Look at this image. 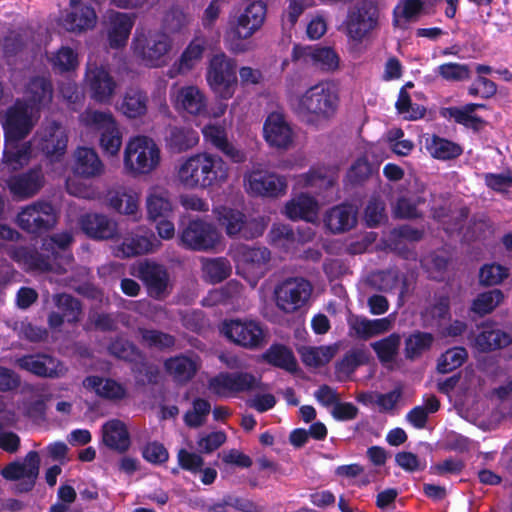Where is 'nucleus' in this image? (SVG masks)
Returning <instances> with one entry per match:
<instances>
[{"label": "nucleus", "mask_w": 512, "mask_h": 512, "mask_svg": "<svg viewBox=\"0 0 512 512\" xmlns=\"http://www.w3.org/2000/svg\"><path fill=\"white\" fill-rule=\"evenodd\" d=\"M339 105L336 84L332 81H321L309 87L298 98L295 112L305 124L319 127L336 115Z\"/></svg>", "instance_id": "f257e3e1"}, {"label": "nucleus", "mask_w": 512, "mask_h": 512, "mask_svg": "<svg viewBox=\"0 0 512 512\" xmlns=\"http://www.w3.org/2000/svg\"><path fill=\"white\" fill-rule=\"evenodd\" d=\"M229 168L222 157L199 153L187 158L177 170V179L187 189H206L224 183Z\"/></svg>", "instance_id": "f03ea898"}, {"label": "nucleus", "mask_w": 512, "mask_h": 512, "mask_svg": "<svg viewBox=\"0 0 512 512\" xmlns=\"http://www.w3.org/2000/svg\"><path fill=\"white\" fill-rule=\"evenodd\" d=\"M160 159L158 145L148 136L131 138L124 150V166L133 175L151 173L159 165Z\"/></svg>", "instance_id": "7ed1b4c3"}, {"label": "nucleus", "mask_w": 512, "mask_h": 512, "mask_svg": "<svg viewBox=\"0 0 512 512\" xmlns=\"http://www.w3.org/2000/svg\"><path fill=\"white\" fill-rule=\"evenodd\" d=\"M237 63L224 52L213 55L206 70L210 89L222 100L231 99L237 88Z\"/></svg>", "instance_id": "20e7f679"}, {"label": "nucleus", "mask_w": 512, "mask_h": 512, "mask_svg": "<svg viewBox=\"0 0 512 512\" xmlns=\"http://www.w3.org/2000/svg\"><path fill=\"white\" fill-rule=\"evenodd\" d=\"M80 118L85 127L99 133V144L105 154H118L122 146V132L110 111L87 109Z\"/></svg>", "instance_id": "39448f33"}, {"label": "nucleus", "mask_w": 512, "mask_h": 512, "mask_svg": "<svg viewBox=\"0 0 512 512\" xmlns=\"http://www.w3.org/2000/svg\"><path fill=\"white\" fill-rule=\"evenodd\" d=\"M208 390L219 398H234L242 393L264 390L260 377L247 371H223L209 378Z\"/></svg>", "instance_id": "423d86ee"}, {"label": "nucleus", "mask_w": 512, "mask_h": 512, "mask_svg": "<svg viewBox=\"0 0 512 512\" xmlns=\"http://www.w3.org/2000/svg\"><path fill=\"white\" fill-rule=\"evenodd\" d=\"M313 292V286L304 277H288L274 289L275 304L279 310L290 314L306 305Z\"/></svg>", "instance_id": "0eeeda50"}, {"label": "nucleus", "mask_w": 512, "mask_h": 512, "mask_svg": "<svg viewBox=\"0 0 512 512\" xmlns=\"http://www.w3.org/2000/svg\"><path fill=\"white\" fill-rule=\"evenodd\" d=\"M216 227L202 219H191L180 232L183 247L192 251H211L220 243Z\"/></svg>", "instance_id": "6e6552de"}, {"label": "nucleus", "mask_w": 512, "mask_h": 512, "mask_svg": "<svg viewBox=\"0 0 512 512\" xmlns=\"http://www.w3.org/2000/svg\"><path fill=\"white\" fill-rule=\"evenodd\" d=\"M16 223L25 232L40 235L56 225V211L49 202H36L17 214Z\"/></svg>", "instance_id": "1a4fd4ad"}, {"label": "nucleus", "mask_w": 512, "mask_h": 512, "mask_svg": "<svg viewBox=\"0 0 512 512\" xmlns=\"http://www.w3.org/2000/svg\"><path fill=\"white\" fill-rule=\"evenodd\" d=\"M32 107L24 99H16L5 113L2 121L6 141L25 139L34 127Z\"/></svg>", "instance_id": "9d476101"}, {"label": "nucleus", "mask_w": 512, "mask_h": 512, "mask_svg": "<svg viewBox=\"0 0 512 512\" xmlns=\"http://www.w3.org/2000/svg\"><path fill=\"white\" fill-rule=\"evenodd\" d=\"M221 332L229 341L246 349H259L265 342L262 326L253 320H225Z\"/></svg>", "instance_id": "9b49d317"}, {"label": "nucleus", "mask_w": 512, "mask_h": 512, "mask_svg": "<svg viewBox=\"0 0 512 512\" xmlns=\"http://www.w3.org/2000/svg\"><path fill=\"white\" fill-rule=\"evenodd\" d=\"M219 221L225 226L229 237L239 239H255L264 233L265 225L256 218H248L239 210L223 207L219 213Z\"/></svg>", "instance_id": "f8f14e48"}, {"label": "nucleus", "mask_w": 512, "mask_h": 512, "mask_svg": "<svg viewBox=\"0 0 512 512\" xmlns=\"http://www.w3.org/2000/svg\"><path fill=\"white\" fill-rule=\"evenodd\" d=\"M250 195L263 198H279L286 194L288 182L285 176L273 172L253 170L244 176Z\"/></svg>", "instance_id": "ddd939ff"}, {"label": "nucleus", "mask_w": 512, "mask_h": 512, "mask_svg": "<svg viewBox=\"0 0 512 512\" xmlns=\"http://www.w3.org/2000/svg\"><path fill=\"white\" fill-rule=\"evenodd\" d=\"M204 141L221 153L233 164H243L248 159V154L237 143L229 140L226 129L219 124H207L202 128Z\"/></svg>", "instance_id": "4468645a"}, {"label": "nucleus", "mask_w": 512, "mask_h": 512, "mask_svg": "<svg viewBox=\"0 0 512 512\" xmlns=\"http://www.w3.org/2000/svg\"><path fill=\"white\" fill-rule=\"evenodd\" d=\"M138 278L153 299L162 300L170 293L169 273L162 264L151 261L141 263L138 267Z\"/></svg>", "instance_id": "2eb2a0df"}, {"label": "nucleus", "mask_w": 512, "mask_h": 512, "mask_svg": "<svg viewBox=\"0 0 512 512\" xmlns=\"http://www.w3.org/2000/svg\"><path fill=\"white\" fill-rule=\"evenodd\" d=\"M267 5L262 0H252L247 3L236 19L232 28L233 35L238 40L251 38L264 24Z\"/></svg>", "instance_id": "dca6fc26"}, {"label": "nucleus", "mask_w": 512, "mask_h": 512, "mask_svg": "<svg viewBox=\"0 0 512 512\" xmlns=\"http://www.w3.org/2000/svg\"><path fill=\"white\" fill-rule=\"evenodd\" d=\"M17 366L42 378H59L67 369L63 363L48 354H28L16 360Z\"/></svg>", "instance_id": "f3484780"}, {"label": "nucleus", "mask_w": 512, "mask_h": 512, "mask_svg": "<svg viewBox=\"0 0 512 512\" xmlns=\"http://www.w3.org/2000/svg\"><path fill=\"white\" fill-rule=\"evenodd\" d=\"M263 135L269 146L277 149H288L293 142V130L285 116L279 112H271L264 124Z\"/></svg>", "instance_id": "a211bd4d"}, {"label": "nucleus", "mask_w": 512, "mask_h": 512, "mask_svg": "<svg viewBox=\"0 0 512 512\" xmlns=\"http://www.w3.org/2000/svg\"><path fill=\"white\" fill-rule=\"evenodd\" d=\"M68 136L62 125L52 121L40 134L39 149L51 160H59L66 152Z\"/></svg>", "instance_id": "6ab92c4d"}, {"label": "nucleus", "mask_w": 512, "mask_h": 512, "mask_svg": "<svg viewBox=\"0 0 512 512\" xmlns=\"http://www.w3.org/2000/svg\"><path fill=\"white\" fill-rule=\"evenodd\" d=\"M178 112H185L192 116H201L207 113V98L204 92L195 85L180 87L173 101Z\"/></svg>", "instance_id": "aec40b11"}, {"label": "nucleus", "mask_w": 512, "mask_h": 512, "mask_svg": "<svg viewBox=\"0 0 512 512\" xmlns=\"http://www.w3.org/2000/svg\"><path fill=\"white\" fill-rule=\"evenodd\" d=\"M86 78L91 97L98 103H109L117 86L110 73L103 66L89 67Z\"/></svg>", "instance_id": "412c9836"}, {"label": "nucleus", "mask_w": 512, "mask_h": 512, "mask_svg": "<svg viewBox=\"0 0 512 512\" xmlns=\"http://www.w3.org/2000/svg\"><path fill=\"white\" fill-rule=\"evenodd\" d=\"M79 224L84 234L93 240L113 239L118 233L117 223L104 214H84Z\"/></svg>", "instance_id": "4be33fe9"}, {"label": "nucleus", "mask_w": 512, "mask_h": 512, "mask_svg": "<svg viewBox=\"0 0 512 512\" xmlns=\"http://www.w3.org/2000/svg\"><path fill=\"white\" fill-rule=\"evenodd\" d=\"M208 47V41L204 36H195L181 53L179 59L170 70V77L175 71L176 75H184L194 69L203 59Z\"/></svg>", "instance_id": "5701e85b"}, {"label": "nucleus", "mask_w": 512, "mask_h": 512, "mask_svg": "<svg viewBox=\"0 0 512 512\" xmlns=\"http://www.w3.org/2000/svg\"><path fill=\"white\" fill-rule=\"evenodd\" d=\"M44 184V175L40 166L30 168L28 171L12 176L8 180L11 193L20 198L35 195Z\"/></svg>", "instance_id": "b1692460"}, {"label": "nucleus", "mask_w": 512, "mask_h": 512, "mask_svg": "<svg viewBox=\"0 0 512 512\" xmlns=\"http://www.w3.org/2000/svg\"><path fill=\"white\" fill-rule=\"evenodd\" d=\"M6 254L26 271H49L51 265L47 258L35 248L27 246L9 245L5 248Z\"/></svg>", "instance_id": "393cba45"}, {"label": "nucleus", "mask_w": 512, "mask_h": 512, "mask_svg": "<svg viewBox=\"0 0 512 512\" xmlns=\"http://www.w3.org/2000/svg\"><path fill=\"white\" fill-rule=\"evenodd\" d=\"M199 142V133L189 125H172L167 129L166 148L171 153L186 152Z\"/></svg>", "instance_id": "a878e982"}, {"label": "nucleus", "mask_w": 512, "mask_h": 512, "mask_svg": "<svg viewBox=\"0 0 512 512\" xmlns=\"http://www.w3.org/2000/svg\"><path fill=\"white\" fill-rule=\"evenodd\" d=\"M101 431L102 442L110 450L123 454L130 448V435L123 421L109 420L102 425Z\"/></svg>", "instance_id": "bb28decb"}, {"label": "nucleus", "mask_w": 512, "mask_h": 512, "mask_svg": "<svg viewBox=\"0 0 512 512\" xmlns=\"http://www.w3.org/2000/svg\"><path fill=\"white\" fill-rule=\"evenodd\" d=\"M377 5L368 0L362 1L354 11V42L361 41L378 25Z\"/></svg>", "instance_id": "cd10ccee"}, {"label": "nucleus", "mask_w": 512, "mask_h": 512, "mask_svg": "<svg viewBox=\"0 0 512 512\" xmlns=\"http://www.w3.org/2000/svg\"><path fill=\"white\" fill-rule=\"evenodd\" d=\"M109 21L108 40L110 47L113 49L124 47L134 26V16L122 12H113L109 16Z\"/></svg>", "instance_id": "c85d7f7f"}, {"label": "nucleus", "mask_w": 512, "mask_h": 512, "mask_svg": "<svg viewBox=\"0 0 512 512\" xmlns=\"http://www.w3.org/2000/svg\"><path fill=\"white\" fill-rule=\"evenodd\" d=\"M83 385L87 389H92L97 395L104 399L120 401L127 397L126 387L112 378H106L90 375L83 380Z\"/></svg>", "instance_id": "c756f323"}, {"label": "nucleus", "mask_w": 512, "mask_h": 512, "mask_svg": "<svg viewBox=\"0 0 512 512\" xmlns=\"http://www.w3.org/2000/svg\"><path fill=\"white\" fill-rule=\"evenodd\" d=\"M25 101L32 109H40L51 103L53 98V85L50 79L43 76L32 77L26 86Z\"/></svg>", "instance_id": "7c9ffc66"}, {"label": "nucleus", "mask_w": 512, "mask_h": 512, "mask_svg": "<svg viewBox=\"0 0 512 512\" xmlns=\"http://www.w3.org/2000/svg\"><path fill=\"white\" fill-rule=\"evenodd\" d=\"M103 171L104 165L93 148H77L75 151V174L89 179L100 176Z\"/></svg>", "instance_id": "2f4dec72"}, {"label": "nucleus", "mask_w": 512, "mask_h": 512, "mask_svg": "<svg viewBox=\"0 0 512 512\" xmlns=\"http://www.w3.org/2000/svg\"><path fill=\"white\" fill-rule=\"evenodd\" d=\"M138 52L147 66L160 67L166 62V54L171 49V42L164 34L151 37Z\"/></svg>", "instance_id": "473e14b6"}, {"label": "nucleus", "mask_w": 512, "mask_h": 512, "mask_svg": "<svg viewBox=\"0 0 512 512\" xmlns=\"http://www.w3.org/2000/svg\"><path fill=\"white\" fill-rule=\"evenodd\" d=\"M318 203L307 194H300L285 204V215L291 220L312 222L317 217Z\"/></svg>", "instance_id": "72a5a7b5"}, {"label": "nucleus", "mask_w": 512, "mask_h": 512, "mask_svg": "<svg viewBox=\"0 0 512 512\" xmlns=\"http://www.w3.org/2000/svg\"><path fill=\"white\" fill-rule=\"evenodd\" d=\"M512 343V337L509 333L500 330L484 327L474 340V347L482 353L495 351L505 348Z\"/></svg>", "instance_id": "f704fd0d"}, {"label": "nucleus", "mask_w": 512, "mask_h": 512, "mask_svg": "<svg viewBox=\"0 0 512 512\" xmlns=\"http://www.w3.org/2000/svg\"><path fill=\"white\" fill-rule=\"evenodd\" d=\"M262 359L269 365L283 369L290 373L297 370V360L291 348L281 343L272 344L262 355Z\"/></svg>", "instance_id": "c9c22d12"}, {"label": "nucleus", "mask_w": 512, "mask_h": 512, "mask_svg": "<svg viewBox=\"0 0 512 512\" xmlns=\"http://www.w3.org/2000/svg\"><path fill=\"white\" fill-rule=\"evenodd\" d=\"M392 327L390 316L379 319H368L354 315V335L362 340H369L388 332Z\"/></svg>", "instance_id": "e433bc0d"}, {"label": "nucleus", "mask_w": 512, "mask_h": 512, "mask_svg": "<svg viewBox=\"0 0 512 512\" xmlns=\"http://www.w3.org/2000/svg\"><path fill=\"white\" fill-rule=\"evenodd\" d=\"M107 351L114 358L132 365L139 358H142L143 351L128 338L117 335L110 339Z\"/></svg>", "instance_id": "4c0bfd02"}, {"label": "nucleus", "mask_w": 512, "mask_h": 512, "mask_svg": "<svg viewBox=\"0 0 512 512\" xmlns=\"http://www.w3.org/2000/svg\"><path fill=\"white\" fill-rule=\"evenodd\" d=\"M425 148L433 158L438 160L455 159L463 153L459 144L435 134L426 138Z\"/></svg>", "instance_id": "58836bf2"}, {"label": "nucleus", "mask_w": 512, "mask_h": 512, "mask_svg": "<svg viewBox=\"0 0 512 512\" xmlns=\"http://www.w3.org/2000/svg\"><path fill=\"white\" fill-rule=\"evenodd\" d=\"M148 96L138 88H128L124 94L120 110L130 119H136L146 114Z\"/></svg>", "instance_id": "ea45409f"}, {"label": "nucleus", "mask_w": 512, "mask_h": 512, "mask_svg": "<svg viewBox=\"0 0 512 512\" xmlns=\"http://www.w3.org/2000/svg\"><path fill=\"white\" fill-rule=\"evenodd\" d=\"M166 371L178 382L190 381L197 372L196 363L189 357L178 355L164 363Z\"/></svg>", "instance_id": "a19ab883"}, {"label": "nucleus", "mask_w": 512, "mask_h": 512, "mask_svg": "<svg viewBox=\"0 0 512 512\" xmlns=\"http://www.w3.org/2000/svg\"><path fill=\"white\" fill-rule=\"evenodd\" d=\"M53 302L57 310L66 318L67 323L76 324L80 321L83 307L78 298L63 292L55 294Z\"/></svg>", "instance_id": "79ce46f5"}, {"label": "nucleus", "mask_w": 512, "mask_h": 512, "mask_svg": "<svg viewBox=\"0 0 512 512\" xmlns=\"http://www.w3.org/2000/svg\"><path fill=\"white\" fill-rule=\"evenodd\" d=\"M303 184L306 187L315 189V193L324 197L328 196V192L332 191L336 185V179L332 175H328L323 168H311L302 176Z\"/></svg>", "instance_id": "37998d69"}, {"label": "nucleus", "mask_w": 512, "mask_h": 512, "mask_svg": "<svg viewBox=\"0 0 512 512\" xmlns=\"http://www.w3.org/2000/svg\"><path fill=\"white\" fill-rule=\"evenodd\" d=\"M434 342V336L429 332L415 331L405 339L404 355L408 360L419 358L428 351Z\"/></svg>", "instance_id": "c03bdc74"}, {"label": "nucleus", "mask_w": 512, "mask_h": 512, "mask_svg": "<svg viewBox=\"0 0 512 512\" xmlns=\"http://www.w3.org/2000/svg\"><path fill=\"white\" fill-rule=\"evenodd\" d=\"M351 213L352 204L345 203L332 207L325 215V225L332 233L349 230L352 227L349 222Z\"/></svg>", "instance_id": "a18cd8bd"}, {"label": "nucleus", "mask_w": 512, "mask_h": 512, "mask_svg": "<svg viewBox=\"0 0 512 512\" xmlns=\"http://www.w3.org/2000/svg\"><path fill=\"white\" fill-rule=\"evenodd\" d=\"M138 333L141 336L142 343L148 348L165 351L173 348L176 343L175 336L157 329L139 327Z\"/></svg>", "instance_id": "49530a36"}, {"label": "nucleus", "mask_w": 512, "mask_h": 512, "mask_svg": "<svg viewBox=\"0 0 512 512\" xmlns=\"http://www.w3.org/2000/svg\"><path fill=\"white\" fill-rule=\"evenodd\" d=\"M109 207L120 214L131 215L136 219L138 199L125 191H113L108 194Z\"/></svg>", "instance_id": "de8ad7c7"}, {"label": "nucleus", "mask_w": 512, "mask_h": 512, "mask_svg": "<svg viewBox=\"0 0 512 512\" xmlns=\"http://www.w3.org/2000/svg\"><path fill=\"white\" fill-rule=\"evenodd\" d=\"M401 337L398 333H392L389 336L371 343V347L376 353L381 363L391 362L398 353Z\"/></svg>", "instance_id": "09e8293b"}, {"label": "nucleus", "mask_w": 512, "mask_h": 512, "mask_svg": "<svg viewBox=\"0 0 512 512\" xmlns=\"http://www.w3.org/2000/svg\"><path fill=\"white\" fill-rule=\"evenodd\" d=\"M441 115L445 118L453 119L457 124L463 125L476 132L480 131L486 124L480 116L473 115L460 109L459 107H446L441 110Z\"/></svg>", "instance_id": "8fccbe9b"}, {"label": "nucleus", "mask_w": 512, "mask_h": 512, "mask_svg": "<svg viewBox=\"0 0 512 512\" xmlns=\"http://www.w3.org/2000/svg\"><path fill=\"white\" fill-rule=\"evenodd\" d=\"M367 281L376 290L391 292L399 286L400 272L395 269L376 271L368 276Z\"/></svg>", "instance_id": "3c124183"}, {"label": "nucleus", "mask_w": 512, "mask_h": 512, "mask_svg": "<svg viewBox=\"0 0 512 512\" xmlns=\"http://www.w3.org/2000/svg\"><path fill=\"white\" fill-rule=\"evenodd\" d=\"M96 13L91 6H83L78 11L69 13L66 22L71 31H83L93 28L96 24Z\"/></svg>", "instance_id": "603ef678"}, {"label": "nucleus", "mask_w": 512, "mask_h": 512, "mask_svg": "<svg viewBox=\"0 0 512 512\" xmlns=\"http://www.w3.org/2000/svg\"><path fill=\"white\" fill-rule=\"evenodd\" d=\"M504 299L501 290L493 289L480 293L472 302L471 310L480 316L491 313Z\"/></svg>", "instance_id": "864d4df0"}, {"label": "nucleus", "mask_w": 512, "mask_h": 512, "mask_svg": "<svg viewBox=\"0 0 512 512\" xmlns=\"http://www.w3.org/2000/svg\"><path fill=\"white\" fill-rule=\"evenodd\" d=\"M468 353L464 347H453L441 354L437 363V371L447 374L462 366L467 360Z\"/></svg>", "instance_id": "5fc2aeb1"}, {"label": "nucleus", "mask_w": 512, "mask_h": 512, "mask_svg": "<svg viewBox=\"0 0 512 512\" xmlns=\"http://www.w3.org/2000/svg\"><path fill=\"white\" fill-rule=\"evenodd\" d=\"M203 272L210 283L217 284L230 276L231 265L224 257L209 259L203 263Z\"/></svg>", "instance_id": "6e6d98bb"}, {"label": "nucleus", "mask_w": 512, "mask_h": 512, "mask_svg": "<svg viewBox=\"0 0 512 512\" xmlns=\"http://www.w3.org/2000/svg\"><path fill=\"white\" fill-rule=\"evenodd\" d=\"M26 462H28V473L23 481L15 485L16 493H28L33 490L39 475L40 457L37 451H29L26 454Z\"/></svg>", "instance_id": "4d7b16f0"}, {"label": "nucleus", "mask_w": 512, "mask_h": 512, "mask_svg": "<svg viewBox=\"0 0 512 512\" xmlns=\"http://www.w3.org/2000/svg\"><path fill=\"white\" fill-rule=\"evenodd\" d=\"M435 73L448 82H462L471 78L469 65L457 62L443 63L436 68Z\"/></svg>", "instance_id": "13d9d810"}, {"label": "nucleus", "mask_w": 512, "mask_h": 512, "mask_svg": "<svg viewBox=\"0 0 512 512\" xmlns=\"http://www.w3.org/2000/svg\"><path fill=\"white\" fill-rule=\"evenodd\" d=\"M149 220L156 222L160 218H168L172 213V204L163 194L152 193L146 200Z\"/></svg>", "instance_id": "bf43d9fd"}, {"label": "nucleus", "mask_w": 512, "mask_h": 512, "mask_svg": "<svg viewBox=\"0 0 512 512\" xmlns=\"http://www.w3.org/2000/svg\"><path fill=\"white\" fill-rule=\"evenodd\" d=\"M314 56L313 67L316 69L325 73H333L338 70L340 57L333 48L318 45Z\"/></svg>", "instance_id": "052dcab7"}, {"label": "nucleus", "mask_w": 512, "mask_h": 512, "mask_svg": "<svg viewBox=\"0 0 512 512\" xmlns=\"http://www.w3.org/2000/svg\"><path fill=\"white\" fill-rule=\"evenodd\" d=\"M270 242L277 247L289 249L296 241V235L290 225L274 224L269 232Z\"/></svg>", "instance_id": "680f3d73"}, {"label": "nucleus", "mask_w": 512, "mask_h": 512, "mask_svg": "<svg viewBox=\"0 0 512 512\" xmlns=\"http://www.w3.org/2000/svg\"><path fill=\"white\" fill-rule=\"evenodd\" d=\"M131 371L136 376H142L148 384L155 385L159 381L160 370L159 367L147 361L146 355L143 352L142 358H139L131 365Z\"/></svg>", "instance_id": "e2e57ef3"}, {"label": "nucleus", "mask_w": 512, "mask_h": 512, "mask_svg": "<svg viewBox=\"0 0 512 512\" xmlns=\"http://www.w3.org/2000/svg\"><path fill=\"white\" fill-rule=\"evenodd\" d=\"M54 70L68 72L78 66V55L70 47H61L52 58Z\"/></svg>", "instance_id": "0e129e2a"}, {"label": "nucleus", "mask_w": 512, "mask_h": 512, "mask_svg": "<svg viewBox=\"0 0 512 512\" xmlns=\"http://www.w3.org/2000/svg\"><path fill=\"white\" fill-rule=\"evenodd\" d=\"M507 277V268L495 263L484 265L479 272V281L485 286L498 285Z\"/></svg>", "instance_id": "69168bd1"}, {"label": "nucleus", "mask_w": 512, "mask_h": 512, "mask_svg": "<svg viewBox=\"0 0 512 512\" xmlns=\"http://www.w3.org/2000/svg\"><path fill=\"white\" fill-rule=\"evenodd\" d=\"M483 179L485 185L497 193H507L512 188V171L510 170L503 173H485Z\"/></svg>", "instance_id": "338daca9"}, {"label": "nucleus", "mask_w": 512, "mask_h": 512, "mask_svg": "<svg viewBox=\"0 0 512 512\" xmlns=\"http://www.w3.org/2000/svg\"><path fill=\"white\" fill-rule=\"evenodd\" d=\"M378 172V162H369L365 156L357 158L354 161V185L363 183L374 174L378 175Z\"/></svg>", "instance_id": "774afa93"}]
</instances>
